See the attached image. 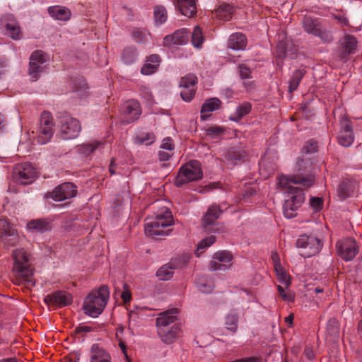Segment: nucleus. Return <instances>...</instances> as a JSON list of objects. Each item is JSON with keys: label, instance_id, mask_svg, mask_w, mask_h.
Instances as JSON below:
<instances>
[{"label": "nucleus", "instance_id": "c03bdc74", "mask_svg": "<svg viewBox=\"0 0 362 362\" xmlns=\"http://www.w3.org/2000/svg\"><path fill=\"white\" fill-rule=\"evenodd\" d=\"M215 240L216 238L214 235H209L202 240L197 245L196 250L197 256L199 257L207 247H210L215 242Z\"/></svg>", "mask_w": 362, "mask_h": 362}, {"label": "nucleus", "instance_id": "9d476101", "mask_svg": "<svg viewBox=\"0 0 362 362\" xmlns=\"http://www.w3.org/2000/svg\"><path fill=\"white\" fill-rule=\"evenodd\" d=\"M13 179L20 185L32 183L37 176L35 168L28 163L16 165L12 172Z\"/></svg>", "mask_w": 362, "mask_h": 362}, {"label": "nucleus", "instance_id": "a18cd8bd", "mask_svg": "<svg viewBox=\"0 0 362 362\" xmlns=\"http://www.w3.org/2000/svg\"><path fill=\"white\" fill-rule=\"evenodd\" d=\"M154 18L156 24H163L167 20V11L164 6H157L154 8Z\"/></svg>", "mask_w": 362, "mask_h": 362}, {"label": "nucleus", "instance_id": "f257e3e1", "mask_svg": "<svg viewBox=\"0 0 362 362\" xmlns=\"http://www.w3.org/2000/svg\"><path fill=\"white\" fill-rule=\"evenodd\" d=\"M314 177L311 174L303 175L301 173L291 175H281L278 177V185L288 198L283 205V211L286 218L296 216V211L305 201L303 189L313 185Z\"/></svg>", "mask_w": 362, "mask_h": 362}, {"label": "nucleus", "instance_id": "e433bc0d", "mask_svg": "<svg viewBox=\"0 0 362 362\" xmlns=\"http://www.w3.org/2000/svg\"><path fill=\"white\" fill-rule=\"evenodd\" d=\"M251 110V104L247 102H244L237 106L235 111L230 115L229 119L234 122H239L245 115H248Z\"/></svg>", "mask_w": 362, "mask_h": 362}, {"label": "nucleus", "instance_id": "4be33fe9", "mask_svg": "<svg viewBox=\"0 0 362 362\" xmlns=\"http://www.w3.org/2000/svg\"><path fill=\"white\" fill-rule=\"evenodd\" d=\"M189 31L187 28L176 30L173 35H167L163 39L164 46L183 45L187 43Z\"/></svg>", "mask_w": 362, "mask_h": 362}, {"label": "nucleus", "instance_id": "338daca9", "mask_svg": "<svg viewBox=\"0 0 362 362\" xmlns=\"http://www.w3.org/2000/svg\"><path fill=\"white\" fill-rule=\"evenodd\" d=\"M121 297L124 303H129L132 298L130 291L127 289H125L124 291L122 292Z\"/></svg>", "mask_w": 362, "mask_h": 362}, {"label": "nucleus", "instance_id": "052dcab7", "mask_svg": "<svg viewBox=\"0 0 362 362\" xmlns=\"http://www.w3.org/2000/svg\"><path fill=\"white\" fill-rule=\"evenodd\" d=\"M231 362H262V358L260 357L251 356L236 359Z\"/></svg>", "mask_w": 362, "mask_h": 362}, {"label": "nucleus", "instance_id": "c756f323", "mask_svg": "<svg viewBox=\"0 0 362 362\" xmlns=\"http://www.w3.org/2000/svg\"><path fill=\"white\" fill-rule=\"evenodd\" d=\"M246 45L245 36L243 33H235L230 36L228 47L234 50H243L245 48Z\"/></svg>", "mask_w": 362, "mask_h": 362}, {"label": "nucleus", "instance_id": "774afa93", "mask_svg": "<svg viewBox=\"0 0 362 362\" xmlns=\"http://www.w3.org/2000/svg\"><path fill=\"white\" fill-rule=\"evenodd\" d=\"M79 358L76 355H69L63 358L62 362H78Z\"/></svg>", "mask_w": 362, "mask_h": 362}, {"label": "nucleus", "instance_id": "4468645a", "mask_svg": "<svg viewBox=\"0 0 362 362\" xmlns=\"http://www.w3.org/2000/svg\"><path fill=\"white\" fill-rule=\"evenodd\" d=\"M197 83V77L192 74L183 76L180 82V96L185 102H190L194 97Z\"/></svg>", "mask_w": 362, "mask_h": 362}, {"label": "nucleus", "instance_id": "5fc2aeb1", "mask_svg": "<svg viewBox=\"0 0 362 362\" xmlns=\"http://www.w3.org/2000/svg\"><path fill=\"white\" fill-rule=\"evenodd\" d=\"M317 142L314 140H309L305 143L304 148L308 153H314L317 150Z\"/></svg>", "mask_w": 362, "mask_h": 362}, {"label": "nucleus", "instance_id": "864d4df0", "mask_svg": "<svg viewBox=\"0 0 362 362\" xmlns=\"http://www.w3.org/2000/svg\"><path fill=\"white\" fill-rule=\"evenodd\" d=\"M311 207L315 211H319L323 206V200L320 197H312L310 202Z\"/></svg>", "mask_w": 362, "mask_h": 362}, {"label": "nucleus", "instance_id": "bb28decb", "mask_svg": "<svg viewBox=\"0 0 362 362\" xmlns=\"http://www.w3.org/2000/svg\"><path fill=\"white\" fill-rule=\"evenodd\" d=\"M180 331L179 325H173L166 329L158 330V334L163 342L170 344L177 337Z\"/></svg>", "mask_w": 362, "mask_h": 362}, {"label": "nucleus", "instance_id": "69168bd1", "mask_svg": "<svg viewBox=\"0 0 362 362\" xmlns=\"http://www.w3.org/2000/svg\"><path fill=\"white\" fill-rule=\"evenodd\" d=\"M303 354L309 360H313L315 356L313 349L310 346H306L305 348Z\"/></svg>", "mask_w": 362, "mask_h": 362}, {"label": "nucleus", "instance_id": "7ed1b4c3", "mask_svg": "<svg viewBox=\"0 0 362 362\" xmlns=\"http://www.w3.org/2000/svg\"><path fill=\"white\" fill-rule=\"evenodd\" d=\"M110 291L107 286H101L98 290L91 291L85 298L83 309L85 314L92 317H97L103 311Z\"/></svg>", "mask_w": 362, "mask_h": 362}, {"label": "nucleus", "instance_id": "6e6552de", "mask_svg": "<svg viewBox=\"0 0 362 362\" xmlns=\"http://www.w3.org/2000/svg\"><path fill=\"white\" fill-rule=\"evenodd\" d=\"M302 24L306 33L318 37L323 42L329 43L332 41V33L323 28L318 19L310 16H304Z\"/></svg>", "mask_w": 362, "mask_h": 362}, {"label": "nucleus", "instance_id": "a211bd4d", "mask_svg": "<svg viewBox=\"0 0 362 362\" xmlns=\"http://www.w3.org/2000/svg\"><path fill=\"white\" fill-rule=\"evenodd\" d=\"M44 302L48 306L64 307L71 303L72 296L66 291H58L47 295L44 298Z\"/></svg>", "mask_w": 362, "mask_h": 362}, {"label": "nucleus", "instance_id": "4c0bfd02", "mask_svg": "<svg viewBox=\"0 0 362 362\" xmlns=\"http://www.w3.org/2000/svg\"><path fill=\"white\" fill-rule=\"evenodd\" d=\"M239 313L237 310L232 309L225 317V326L227 329L235 332L238 329Z\"/></svg>", "mask_w": 362, "mask_h": 362}, {"label": "nucleus", "instance_id": "0eeeda50", "mask_svg": "<svg viewBox=\"0 0 362 362\" xmlns=\"http://www.w3.org/2000/svg\"><path fill=\"white\" fill-rule=\"evenodd\" d=\"M59 120L60 132L64 139H72L78 136L81 127L79 121L67 112H60L57 116Z\"/></svg>", "mask_w": 362, "mask_h": 362}, {"label": "nucleus", "instance_id": "aec40b11", "mask_svg": "<svg viewBox=\"0 0 362 362\" xmlns=\"http://www.w3.org/2000/svg\"><path fill=\"white\" fill-rule=\"evenodd\" d=\"M357 40L354 35H346L340 41L339 56L342 60H346L347 57L354 54L357 48Z\"/></svg>", "mask_w": 362, "mask_h": 362}, {"label": "nucleus", "instance_id": "680f3d73", "mask_svg": "<svg viewBox=\"0 0 362 362\" xmlns=\"http://www.w3.org/2000/svg\"><path fill=\"white\" fill-rule=\"evenodd\" d=\"M310 162L308 160H303V159H299L297 161L296 163V168L298 169V171L300 172L302 170H304V168H307V165H310Z\"/></svg>", "mask_w": 362, "mask_h": 362}, {"label": "nucleus", "instance_id": "37998d69", "mask_svg": "<svg viewBox=\"0 0 362 362\" xmlns=\"http://www.w3.org/2000/svg\"><path fill=\"white\" fill-rule=\"evenodd\" d=\"M197 285L199 290L204 293H210L213 291L214 288L213 282L206 279L204 277L197 279Z\"/></svg>", "mask_w": 362, "mask_h": 362}, {"label": "nucleus", "instance_id": "a878e982", "mask_svg": "<svg viewBox=\"0 0 362 362\" xmlns=\"http://www.w3.org/2000/svg\"><path fill=\"white\" fill-rule=\"evenodd\" d=\"M245 157L246 152L245 151L231 148L226 152L225 155V160L228 167L232 168L243 161Z\"/></svg>", "mask_w": 362, "mask_h": 362}, {"label": "nucleus", "instance_id": "423d86ee", "mask_svg": "<svg viewBox=\"0 0 362 362\" xmlns=\"http://www.w3.org/2000/svg\"><path fill=\"white\" fill-rule=\"evenodd\" d=\"M54 123L53 117L49 112H43L40 116L39 126L35 139L40 144L49 142L54 134Z\"/></svg>", "mask_w": 362, "mask_h": 362}, {"label": "nucleus", "instance_id": "39448f33", "mask_svg": "<svg viewBox=\"0 0 362 362\" xmlns=\"http://www.w3.org/2000/svg\"><path fill=\"white\" fill-rule=\"evenodd\" d=\"M202 176L200 163L195 160H190L180 168L175 184L177 187H180L189 182L199 180Z\"/></svg>", "mask_w": 362, "mask_h": 362}, {"label": "nucleus", "instance_id": "58836bf2", "mask_svg": "<svg viewBox=\"0 0 362 362\" xmlns=\"http://www.w3.org/2000/svg\"><path fill=\"white\" fill-rule=\"evenodd\" d=\"M305 74V71L303 69H299L296 70L291 77V79L289 81V92L293 93L294 90H296L300 82L301 81L303 77L304 76Z\"/></svg>", "mask_w": 362, "mask_h": 362}, {"label": "nucleus", "instance_id": "cd10ccee", "mask_svg": "<svg viewBox=\"0 0 362 362\" xmlns=\"http://www.w3.org/2000/svg\"><path fill=\"white\" fill-rule=\"evenodd\" d=\"M177 7L180 13L189 18L197 13V6L194 0H177Z\"/></svg>", "mask_w": 362, "mask_h": 362}, {"label": "nucleus", "instance_id": "6e6d98bb", "mask_svg": "<svg viewBox=\"0 0 362 362\" xmlns=\"http://www.w3.org/2000/svg\"><path fill=\"white\" fill-rule=\"evenodd\" d=\"M132 36L137 42H142L145 40L146 33L140 29H135L133 31Z\"/></svg>", "mask_w": 362, "mask_h": 362}, {"label": "nucleus", "instance_id": "f3484780", "mask_svg": "<svg viewBox=\"0 0 362 362\" xmlns=\"http://www.w3.org/2000/svg\"><path fill=\"white\" fill-rule=\"evenodd\" d=\"M233 259L232 254L226 250H222L214 253L209 269L211 271H226L228 270Z\"/></svg>", "mask_w": 362, "mask_h": 362}, {"label": "nucleus", "instance_id": "e2e57ef3", "mask_svg": "<svg viewBox=\"0 0 362 362\" xmlns=\"http://www.w3.org/2000/svg\"><path fill=\"white\" fill-rule=\"evenodd\" d=\"M277 289H278V292H279V296L284 300H292V298H291V296L289 295V294H287L285 291H284V288H283V286H277Z\"/></svg>", "mask_w": 362, "mask_h": 362}, {"label": "nucleus", "instance_id": "412c9836", "mask_svg": "<svg viewBox=\"0 0 362 362\" xmlns=\"http://www.w3.org/2000/svg\"><path fill=\"white\" fill-rule=\"evenodd\" d=\"M178 309L173 308L160 313L156 318V327L158 330L166 329L173 325H179L177 322Z\"/></svg>", "mask_w": 362, "mask_h": 362}, {"label": "nucleus", "instance_id": "1a4fd4ad", "mask_svg": "<svg viewBox=\"0 0 362 362\" xmlns=\"http://www.w3.org/2000/svg\"><path fill=\"white\" fill-rule=\"evenodd\" d=\"M222 211L216 204L210 206L202 219V226L207 233H223L224 228L216 220L219 218Z\"/></svg>", "mask_w": 362, "mask_h": 362}, {"label": "nucleus", "instance_id": "dca6fc26", "mask_svg": "<svg viewBox=\"0 0 362 362\" xmlns=\"http://www.w3.org/2000/svg\"><path fill=\"white\" fill-rule=\"evenodd\" d=\"M47 60V55L41 50L33 52L30 57L29 74L32 78L36 80L40 73L44 71L43 65Z\"/></svg>", "mask_w": 362, "mask_h": 362}, {"label": "nucleus", "instance_id": "13d9d810", "mask_svg": "<svg viewBox=\"0 0 362 362\" xmlns=\"http://www.w3.org/2000/svg\"><path fill=\"white\" fill-rule=\"evenodd\" d=\"M160 148L163 149L172 151L174 148V145L173 144V139L170 137L165 138L162 141Z\"/></svg>", "mask_w": 362, "mask_h": 362}, {"label": "nucleus", "instance_id": "603ef678", "mask_svg": "<svg viewBox=\"0 0 362 362\" xmlns=\"http://www.w3.org/2000/svg\"><path fill=\"white\" fill-rule=\"evenodd\" d=\"M206 134L211 136L213 138L220 136L223 132V129L221 127L212 126L206 129Z\"/></svg>", "mask_w": 362, "mask_h": 362}, {"label": "nucleus", "instance_id": "8fccbe9b", "mask_svg": "<svg viewBox=\"0 0 362 362\" xmlns=\"http://www.w3.org/2000/svg\"><path fill=\"white\" fill-rule=\"evenodd\" d=\"M190 255L188 254H185L180 257L173 259L171 262L175 263V264H177L176 269H180L185 267L188 263Z\"/></svg>", "mask_w": 362, "mask_h": 362}, {"label": "nucleus", "instance_id": "de8ad7c7", "mask_svg": "<svg viewBox=\"0 0 362 362\" xmlns=\"http://www.w3.org/2000/svg\"><path fill=\"white\" fill-rule=\"evenodd\" d=\"M204 41V36L201 28L195 26L192 34V43L195 47H201Z\"/></svg>", "mask_w": 362, "mask_h": 362}, {"label": "nucleus", "instance_id": "f03ea898", "mask_svg": "<svg viewBox=\"0 0 362 362\" xmlns=\"http://www.w3.org/2000/svg\"><path fill=\"white\" fill-rule=\"evenodd\" d=\"M12 274L15 284L30 281L33 274L30 254L24 248H17L13 251Z\"/></svg>", "mask_w": 362, "mask_h": 362}, {"label": "nucleus", "instance_id": "4d7b16f0", "mask_svg": "<svg viewBox=\"0 0 362 362\" xmlns=\"http://www.w3.org/2000/svg\"><path fill=\"white\" fill-rule=\"evenodd\" d=\"M238 69L241 78L244 79L250 78V69L245 64L239 65Z\"/></svg>", "mask_w": 362, "mask_h": 362}, {"label": "nucleus", "instance_id": "473e14b6", "mask_svg": "<svg viewBox=\"0 0 362 362\" xmlns=\"http://www.w3.org/2000/svg\"><path fill=\"white\" fill-rule=\"evenodd\" d=\"M160 63V57L157 54H152L149 56L146 62V64L141 69V72L144 75H150L154 73Z\"/></svg>", "mask_w": 362, "mask_h": 362}, {"label": "nucleus", "instance_id": "49530a36", "mask_svg": "<svg viewBox=\"0 0 362 362\" xmlns=\"http://www.w3.org/2000/svg\"><path fill=\"white\" fill-rule=\"evenodd\" d=\"M275 271L278 278V281L284 284L286 287L290 285V278L286 272L283 269L280 264H275Z\"/></svg>", "mask_w": 362, "mask_h": 362}, {"label": "nucleus", "instance_id": "c85d7f7f", "mask_svg": "<svg viewBox=\"0 0 362 362\" xmlns=\"http://www.w3.org/2000/svg\"><path fill=\"white\" fill-rule=\"evenodd\" d=\"M221 101L217 98H212L204 101L201 109V119L206 120L209 115V112L215 111L220 107Z\"/></svg>", "mask_w": 362, "mask_h": 362}, {"label": "nucleus", "instance_id": "09e8293b", "mask_svg": "<svg viewBox=\"0 0 362 362\" xmlns=\"http://www.w3.org/2000/svg\"><path fill=\"white\" fill-rule=\"evenodd\" d=\"M104 143L101 141H93L92 143H89L87 144H85L82 147V151L84 154L86 156L93 153L97 148H100L101 146H103Z\"/></svg>", "mask_w": 362, "mask_h": 362}, {"label": "nucleus", "instance_id": "bf43d9fd", "mask_svg": "<svg viewBox=\"0 0 362 362\" xmlns=\"http://www.w3.org/2000/svg\"><path fill=\"white\" fill-rule=\"evenodd\" d=\"M140 90L141 95L144 99L148 101H151L153 100V95L147 87H141Z\"/></svg>", "mask_w": 362, "mask_h": 362}, {"label": "nucleus", "instance_id": "ddd939ff", "mask_svg": "<svg viewBox=\"0 0 362 362\" xmlns=\"http://www.w3.org/2000/svg\"><path fill=\"white\" fill-rule=\"evenodd\" d=\"M120 113L123 124L132 123L138 119L141 114L140 104L136 100H127L122 105Z\"/></svg>", "mask_w": 362, "mask_h": 362}, {"label": "nucleus", "instance_id": "9b49d317", "mask_svg": "<svg viewBox=\"0 0 362 362\" xmlns=\"http://www.w3.org/2000/svg\"><path fill=\"white\" fill-rule=\"evenodd\" d=\"M296 246L302 250L301 255L310 257L319 252L322 247L320 240L312 235H300L296 241Z\"/></svg>", "mask_w": 362, "mask_h": 362}, {"label": "nucleus", "instance_id": "2eb2a0df", "mask_svg": "<svg viewBox=\"0 0 362 362\" xmlns=\"http://www.w3.org/2000/svg\"><path fill=\"white\" fill-rule=\"evenodd\" d=\"M1 25L5 33L11 38L18 40L22 38L23 34L20 25L13 15L6 14L1 16Z\"/></svg>", "mask_w": 362, "mask_h": 362}, {"label": "nucleus", "instance_id": "5701e85b", "mask_svg": "<svg viewBox=\"0 0 362 362\" xmlns=\"http://www.w3.org/2000/svg\"><path fill=\"white\" fill-rule=\"evenodd\" d=\"M354 141L351 123L349 121H344L342 124L341 131L338 136L339 144L344 147L350 146Z\"/></svg>", "mask_w": 362, "mask_h": 362}, {"label": "nucleus", "instance_id": "2f4dec72", "mask_svg": "<svg viewBox=\"0 0 362 362\" xmlns=\"http://www.w3.org/2000/svg\"><path fill=\"white\" fill-rule=\"evenodd\" d=\"M27 228L33 233H44L52 228L49 222L42 219H35L29 221Z\"/></svg>", "mask_w": 362, "mask_h": 362}, {"label": "nucleus", "instance_id": "c9c22d12", "mask_svg": "<svg viewBox=\"0 0 362 362\" xmlns=\"http://www.w3.org/2000/svg\"><path fill=\"white\" fill-rule=\"evenodd\" d=\"M177 264L171 261L163 265L156 272V276L162 281L170 280L174 274V270L176 269Z\"/></svg>", "mask_w": 362, "mask_h": 362}, {"label": "nucleus", "instance_id": "0e129e2a", "mask_svg": "<svg viewBox=\"0 0 362 362\" xmlns=\"http://www.w3.org/2000/svg\"><path fill=\"white\" fill-rule=\"evenodd\" d=\"M8 67V60L5 57H0V76L5 74Z\"/></svg>", "mask_w": 362, "mask_h": 362}, {"label": "nucleus", "instance_id": "f704fd0d", "mask_svg": "<svg viewBox=\"0 0 362 362\" xmlns=\"http://www.w3.org/2000/svg\"><path fill=\"white\" fill-rule=\"evenodd\" d=\"M354 189V183L349 179H345L339 186L338 195L341 199H345L353 194Z\"/></svg>", "mask_w": 362, "mask_h": 362}, {"label": "nucleus", "instance_id": "f8f14e48", "mask_svg": "<svg viewBox=\"0 0 362 362\" xmlns=\"http://www.w3.org/2000/svg\"><path fill=\"white\" fill-rule=\"evenodd\" d=\"M338 256L346 262L352 260L358 252L356 241L351 238L340 240L336 243Z\"/></svg>", "mask_w": 362, "mask_h": 362}, {"label": "nucleus", "instance_id": "3c124183", "mask_svg": "<svg viewBox=\"0 0 362 362\" xmlns=\"http://www.w3.org/2000/svg\"><path fill=\"white\" fill-rule=\"evenodd\" d=\"M137 140L141 144L149 145L153 143L154 136L150 133L141 134L137 136Z\"/></svg>", "mask_w": 362, "mask_h": 362}, {"label": "nucleus", "instance_id": "ea45409f", "mask_svg": "<svg viewBox=\"0 0 362 362\" xmlns=\"http://www.w3.org/2000/svg\"><path fill=\"white\" fill-rule=\"evenodd\" d=\"M71 86L72 90L77 93L79 97L86 94L87 84L83 78H77L71 80Z\"/></svg>", "mask_w": 362, "mask_h": 362}, {"label": "nucleus", "instance_id": "72a5a7b5", "mask_svg": "<svg viewBox=\"0 0 362 362\" xmlns=\"http://www.w3.org/2000/svg\"><path fill=\"white\" fill-rule=\"evenodd\" d=\"M48 13L52 18L59 21H67L71 16L70 11L60 6H49Z\"/></svg>", "mask_w": 362, "mask_h": 362}, {"label": "nucleus", "instance_id": "b1692460", "mask_svg": "<svg viewBox=\"0 0 362 362\" xmlns=\"http://www.w3.org/2000/svg\"><path fill=\"white\" fill-rule=\"evenodd\" d=\"M90 362H112V358L108 351L94 344L90 348Z\"/></svg>", "mask_w": 362, "mask_h": 362}, {"label": "nucleus", "instance_id": "393cba45", "mask_svg": "<svg viewBox=\"0 0 362 362\" xmlns=\"http://www.w3.org/2000/svg\"><path fill=\"white\" fill-rule=\"evenodd\" d=\"M295 49L292 42L287 38H281L279 40L276 46V55L279 59H284L286 56L293 58Z\"/></svg>", "mask_w": 362, "mask_h": 362}, {"label": "nucleus", "instance_id": "20e7f679", "mask_svg": "<svg viewBox=\"0 0 362 362\" xmlns=\"http://www.w3.org/2000/svg\"><path fill=\"white\" fill-rule=\"evenodd\" d=\"M173 218L171 211L166 207L157 212L153 220L148 221L145 225V233L147 236L153 238H159L169 234L171 230H165V228L172 226Z\"/></svg>", "mask_w": 362, "mask_h": 362}, {"label": "nucleus", "instance_id": "6ab92c4d", "mask_svg": "<svg viewBox=\"0 0 362 362\" xmlns=\"http://www.w3.org/2000/svg\"><path fill=\"white\" fill-rule=\"evenodd\" d=\"M76 189L71 182H65L54 189L50 194V197L54 201L59 202L76 196Z\"/></svg>", "mask_w": 362, "mask_h": 362}, {"label": "nucleus", "instance_id": "7c9ffc66", "mask_svg": "<svg viewBox=\"0 0 362 362\" xmlns=\"http://www.w3.org/2000/svg\"><path fill=\"white\" fill-rule=\"evenodd\" d=\"M1 240L4 244L8 246L14 245L18 241L17 230L8 224L1 235Z\"/></svg>", "mask_w": 362, "mask_h": 362}, {"label": "nucleus", "instance_id": "a19ab883", "mask_svg": "<svg viewBox=\"0 0 362 362\" xmlns=\"http://www.w3.org/2000/svg\"><path fill=\"white\" fill-rule=\"evenodd\" d=\"M327 333L332 337L331 340H335L339 337V324L337 319L331 318L327 324Z\"/></svg>", "mask_w": 362, "mask_h": 362}, {"label": "nucleus", "instance_id": "79ce46f5", "mask_svg": "<svg viewBox=\"0 0 362 362\" xmlns=\"http://www.w3.org/2000/svg\"><path fill=\"white\" fill-rule=\"evenodd\" d=\"M138 57L136 49L134 47H128L123 50L122 59L124 64H132Z\"/></svg>", "mask_w": 362, "mask_h": 362}]
</instances>
